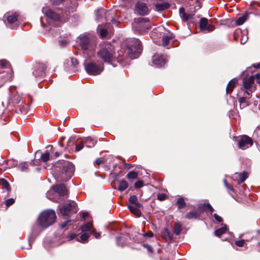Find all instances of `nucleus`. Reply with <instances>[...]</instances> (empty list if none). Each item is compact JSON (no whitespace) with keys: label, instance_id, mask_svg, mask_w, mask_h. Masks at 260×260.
I'll list each match as a JSON object with an SVG mask.
<instances>
[{"label":"nucleus","instance_id":"nucleus-1","mask_svg":"<svg viewBox=\"0 0 260 260\" xmlns=\"http://www.w3.org/2000/svg\"><path fill=\"white\" fill-rule=\"evenodd\" d=\"M142 49L140 41L138 39H133L127 46V52L125 56L126 58H125L124 55L123 56H122L123 51H120V52H118L119 56L117 59V61L121 63L122 66H124L125 63H127L128 58L133 59L138 58L142 52Z\"/></svg>","mask_w":260,"mask_h":260},{"label":"nucleus","instance_id":"nucleus-2","mask_svg":"<svg viewBox=\"0 0 260 260\" xmlns=\"http://www.w3.org/2000/svg\"><path fill=\"white\" fill-rule=\"evenodd\" d=\"M57 181H67L72 176L74 166L68 161L59 160L54 167Z\"/></svg>","mask_w":260,"mask_h":260},{"label":"nucleus","instance_id":"nucleus-3","mask_svg":"<svg viewBox=\"0 0 260 260\" xmlns=\"http://www.w3.org/2000/svg\"><path fill=\"white\" fill-rule=\"evenodd\" d=\"M77 42L83 53L87 56L92 55L96 46V38L89 34L80 35L77 38Z\"/></svg>","mask_w":260,"mask_h":260},{"label":"nucleus","instance_id":"nucleus-4","mask_svg":"<svg viewBox=\"0 0 260 260\" xmlns=\"http://www.w3.org/2000/svg\"><path fill=\"white\" fill-rule=\"evenodd\" d=\"M97 57L105 62H112L116 58L114 46L107 42L101 43L100 50L97 52Z\"/></svg>","mask_w":260,"mask_h":260},{"label":"nucleus","instance_id":"nucleus-5","mask_svg":"<svg viewBox=\"0 0 260 260\" xmlns=\"http://www.w3.org/2000/svg\"><path fill=\"white\" fill-rule=\"evenodd\" d=\"M254 79H255L256 83L260 85V73L255 74L254 76L252 75L249 77H245V104H246V106L250 105L249 101L246 100L247 98L246 94L249 96L251 93L256 89L254 84Z\"/></svg>","mask_w":260,"mask_h":260},{"label":"nucleus","instance_id":"nucleus-6","mask_svg":"<svg viewBox=\"0 0 260 260\" xmlns=\"http://www.w3.org/2000/svg\"><path fill=\"white\" fill-rule=\"evenodd\" d=\"M56 218L55 212L51 209L43 211L38 218L39 223L43 228H47L52 225Z\"/></svg>","mask_w":260,"mask_h":260},{"label":"nucleus","instance_id":"nucleus-7","mask_svg":"<svg viewBox=\"0 0 260 260\" xmlns=\"http://www.w3.org/2000/svg\"><path fill=\"white\" fill-rule=\"evenodd\" d=\"M115 10H106L104 9H99L96 12V19L99 21H102L105 19L107 22H111L114 23L116 22L117 17Z\"/></svg>","mask_w":260,"mask_h":260},{"label":"nucleus","instance_id":"nucleus-8","mask_svg":"<svg viewBox=\"0 0 260 260\" xmlns=\"http://www.w3.org/2000/svg\"><path fill=\"white\" fill-rule=\"evenodd\" d=\"M84 65L86 72L91 75H99L103 70V65H98L93 61H88L86 60Z\"/></svg>","mask_w":260,"mask_h":260},{"label":"nucleus","instance_id":"nucleus-9","mask_svg":"<svg viewBox=\"0 0 260 260\" xmlns=\"http://www.w3.org/2000/svg\"><path fill=\"white\" fill-rule=\"evenodd\" d=\"M229 178L233 180V182L231 185L228 183L227 180L225 179H223V183L228 190L234 191V185L236 186V185H239L244 182V172L240 173V174L236 173L233 177Z\"/></svg>","mask_w":260,"mask_h":260},{"label":"nucleus","instance_id":"nucleus-10","mask_svg":"<svg viewBox=\"0 0 260 260\" xmlns=\"http://www.w3.org/2000/svg\"><path fill=\"white\" fill-rule=\"evenodd\" d=\"M77 206V205L76 202L74 201H70L69 203L64 204L61 207L59 206L60 213L63 216L68 215L70 214L71 212L75 213L78 211Z\"/></svg>","mask_w":260,"mask_h":260},{"label":"nucleus","instance_id":"nucleus-11","mask_svg":"<svg viewBox=\"0 0 260 260\" xmlns=\"http://www.w3.org/2000/svg\"><path fill=\"white\" fill-rule=\"evenodd\" d=\"M135 27L136 30L140 33H143L150 29L151 25L148 19L139 18L138 19V23Z\"/></svg>","mask_w":260,"mask_h":260},{"label":"nucleus","instance_id":"nucleus-12","mask_svg":"<svg viewBox=\"0 0 260 260\" xmlns=\"http://www.w3.org/2000/svg\"><path fill=\"white\" fill-rule=\"evenodd\" d=\"M42 11L47 18L51 20L57 21L60 20L59 15L48 7H43Z\"/></svg>","mask_w":260,"mask_h":260},{"label":"nucleus","instance_id":"nucleus-13","mask_svg":"<svg viewBox=\"0 0 260 260\" xmlns=\"http://www.w3.org/2000/svg\"><path fill=\"white\" fill-rule=\"evenodd\" d=\"M213 25L209 24L208 20L206 18H202L200 20V29L202 31L209 32L213 30Z\"/></svg>","mask_w":260,"mask_h":260},{"label":"nucleus","instance_id":"nucleus-14","mask_svg":"<svg viewBox=\"0 0 260 260\" xmlns=\"http://www.w3.org/2000/svg\"><path fill=\"white\" fill-rule=\"evenodd\" d=\"M46 68V66L44 63H38L35 66L34 71L33 72V75L36 77H42L45 74V70Z\"/></svg>","mask_w":260,"mask_h":260},{"label":"nucleus","instance_id":"nucleus-15","mask_svg":"<svg viewBox=\"0 0 260 260\" xmlns=\"http://www.w3.org/2000/svg\"><path fill=\"white\" fill-rule=\"evenodd\" d=\"M135 11L140 15H145L148 14L149 9L146 4L139 2L135 6Z\"/></svg>","mask_w":260,"mask_h":260},{"label":"nucleus","instance_id":"nucleus-16","mask_svg":"<svg viewBox=\"0 0 260 260\" xmlns=\"http://www.w3.org/2000/svg\"><path fill=\"white\" fill-rule=\"evenodd\" d=\"M152 63L156 68H160L166 63V59L164 55H155L152 58Z\"/></svg>","mask_w":260,"mask_h":260},{"label":"nucleus","instance_id":"nucleus-17","mask_svg":"<svg viewBox=\"0 0 260 260\" xmlns=\"http://www.w3.org/2000/svg\"><path fill=\"white\" fill-rule=\"evenodd\" d=\"M47 150L46 151L42 153L40 150H38L36 152V154H41L40 159L43 162H47L49 160L50 158V151L53 150V146L48 145L46 147Z\"/></svg>","mask_w":260,"mask_h":260},{"label":"nucleus","instance_id":"nucleus-18","mask_svg":"<svg viewBox=\"0 0 260 260\" xmlns=\"http://www.w3.org/2000/svg\"><path fill=\"white\" fill-rule=\"evenodd\" d=\"M7 26L12 29H16L17 24V18L15 14L9 15L7 17Z\"/></svg>","mask_w":260,"mask_h":260},{"label":"nucleus","instance_id":"nucleus-19","mask_svg":"<svg viewBox=\"0 0 260 260\" xmlns=\"http://www.w3.org/2000/svg\"><path fill=\"white\" fill-rule=\"evenodd\" d=\"M53 188L54 190L57 193L60 197H63L67 193L66 187L62 184L53 186Z\"/></svg>","mask_w":260,"mask_h":260},{"label":"nucleus","instance_id":"nucleus-20","mask_svg":"<svg viewBox=\"0 0 260 260\" xmlns=\"http://www.w3.org/2000/svg\"><path fill=\"white\" fill-rule=\"evenodd\" d=\"M128 236L122 234L116 238V243L118 246H124L128 242Z\"/></svg>","mask_w":260,"mask_h":260},{"label":"nucleus","instance_id":"nucleus-21","mask_svg":"<svg viewBox=\"0 0 260 260\" xmlns=\"http://www.w3.org/2000/svg\"><path fill=\"white\" fill-rule=\"evenodd\" d=\"M179 14L181 19L184 21H187L189 19H191L193 16V14H187L183 7L179 9Z\"/></svg>","mask_w":260,"mask_h":260},{"label":"nucleus","instance_id":"nucleus-22","mask_svg":"<svg viewBox=\"0 0 260 260\" xmlns=\"http://www.w3.org/2000/svg\"><path fill=\"white\" fill-rule=\"evenodd\" d=\"M83 143L88 148L93 147L96 144V141L91 138L90 137L84 138L82 139Z\"/></svg>","mask_w":260,"mask_h":260},{"label":"nucleus","instance_id":"nucleus-23","mask_svg":"<svg viewBox=\"0 0 260 260\" xmlns=\"http://www.w3.org/2000/svg\"><path fill=\"white\" fill-rule=\"evenodd\" d=\"M170 5L167 2L157 3L155 5V10L157 11H161L168 9Z\"/></svg>","mask_w":260,"mask_h":260},{"label":"nucleus","instance_id":"nucleus-24","mask_svg":"<svg viewBox=\"0 0 260 260\" xmlns=\"http://www.w3.org/2000/svg\"><path fill=\"white\" fill-rule=\"evenodd\" d=\"M234 37L235 40H238L239 39H240V43L243 44L242 42L243 33L241 28H237L234 32Z\"/></svg>","mask_w":260,"mask_h":260},{"label":"nucleus","instance_id":"nucleus-25","mask_svg":"<svg viewBox=\"0 0 260 260\" xmlns=\"http://www.w3.org/2000/svg\"><path fill=\"white\" fill-rule=\"evenodd\" d=\"M91 235V232L90 233H85L81 235L80 236H78L76 238V241L81 242V243H85L87 241L88 239L89 238L90 235Z\"/></svg>","mask_w":260,"mask_h":260},{"label":"nucleus","instance_id":"nucleus-26","mask_svg":"<svg viewBox=\"0 0 260 260\" xmlns=\"http://www.w3.org/2000/svg\"><path fill=\"white\" fill-rule=\"evenodd\" d=\"M81 230L82 232H89L88 233L91 232H94V230L92 229V224L91 222H88L86 224H84L81 227Z\"/></svg>","mask_w":260,"mask_h":260},{"label":"nucleus","instance_id":"nucleus-27","mask_svg":"<svg viewBox=\"0 0 260 260\" xmlns=\"http://www.w3.org/2000/svg\"><path fill=\"white\" fill-rule=\"evenodd\" d=\"M221 226H222L220 228L216 230L215 231L214 234L215 236L220 237L221 235L223 234L226 232L228 230L226 225L224 224H221Z\"/></svg>","mask_w":260,"mask_h":260},{"label":"nucleus","instance_id":"nucleus-28","mask_svg":"<svg viewBox=\"0 0 260 260\" xmlns=\"http://www.w3.org/2000/svg\"><path fill=\"white\" fill-rule=\"evenodd\" d=\"M200 213L197 211H192L186 214L185 217L188 219H197L200 217Z\"/></svg>","mask_w":260,"mask_h":260},{"label":"nucleus","instance_id":"nucleus-29","mask_svg":"<svg viewBox=\"0 0 260 260\" xmlns=\"http://www.w3.org/2000/svg\"><path fill=\"white\" fill-rule=\"evenodd\" d=\"M128 187L127 182L124 180L119 181V186L117 189L120 191L125 190Z\"/></svg>","mask_w":260,"mask_h":260},{"label":"nucleus","instance_id":"nucleus-30","mask_svg":"<svg viewBox=\"0 0 260 260\" xmlns=\"http://www.w3.org/2000/svg\"><path fill=\"white\" fill-rule=\"evenodd\" d=\"M237 82V80L235 78L231 80L229 84H228L226 88V93H228L229 92L232 91L233 88H234V84H235Z\"/></svg>","mask_w":260,"mask_h":260},{"label":"nucleus","instance_id":"nucleus-31","mask_svg":"<svg viewBox=\"0 0 260 260\" xmlns=\"http://www.w3.org/2000/svg\"><path fill=\"white\" fill-rule=\"evenodd\" d=\"M127 207L132 213L137 216H140L141 214L140 209H136V208L132 205H128Z\"/></svg>","mask_w":260,"mask_h":260},{"label":"nucleus","instance_id":"nucleus-32","mask_svg":"<svg viewBox=\"0 0 260 260\" xmlns=\"http://www.w3.org/2000/svg\"><path fill=\"white\" fill-rule=\"evenodd\" d=\"M252 139L247 135H245V149L251 147L253 145Z\"/></svg>","mask_w":260,"mask_h":260},{"label":"nucleus","instance_id":"nucleus-33","mask_svg":"<svg viewBox=\"0 0 260 260\" xmlns=\"http://www.w3.org/2000/svg\"><path fill=\"white\" fill-rule=\"evenodd\" d=\"M177 205L179 209L184 208L186 206V203L183 198H180L177 201Z\"/></svg>","mask_w":260,"mask_h":260},{"label":"nucleus","instance_id":"nucleus-34","mask_svg":"<svg viewBox=\"0 0 260 260\" xmlns=\"http://www.w3.org/2000/svg\"><path fill=\"white\" fill-rule=\"evenodd\" d=\"M172 39V35L170 36L163 35L162 37V43L164 46L168 45L169 43L170 40Z\"/></svg>","mask_w":260,"mask_h":260},{"label":"nucleus","instance_id":"nucleus-35","mask_svg":"<svg viewBox=\"0 0 260 260\" xmlns=\"http://www.w3.org/2000/svg\"><path fill=\"white\" fill-rule=\"evenodd\" d=\"M204 207L205 210H208L210 214H211L214 211V209L211 205L209 203H204L203 204L200 205L199 208Z\"/></svg>","mask_w":260,"mask_h":260},{"label":"nucleus","instance_id":"nucleus-36","mask_svg":"<svg viewBox=\"0 0 260 260\" xmlns=\"http://www.w3.org/2000/svg\"><path fill=\"white\" fill-rule=\"evenodd\" d=\"M21 97L18 94L14 95L11 99L12 103L13 104H21Z\"/></svg>","mask_w":260,"mask_h":260},{"label":"nucleus","instance_id":"nucleus-37","mask_svg":"<svg viewBox=\"0 0 260 260\" xmlns=\"http://www.w3.org/2000/svg\"><path fill=\"white\" fill-rule=\"evenodd\" d=\"M181 230H182L181 224L179 222L176 223L175 227L174 228V234L178 236L180 234Z\"/></svg>","mask_w":260,"mask_h":260},{"label":"nucleus","instance_id":"nucleus-38","mask_svg":"<svg viewBox=\"0 0 260 260\" xmlns=\"http://www.w3.org/2000/svg\"><path fill=\"white\" fill-rule=\"evenodd\" d=\"M97 31L101 38H105L108 34L107 30L105 28L101 27L100 25L97 28Z\"/></svg>","mask_w":260,"mask_h":260},{"label":"nucleus","instance_id":"nucleus-39","mask_svg":"<svg viewBox=\"0 0 260 260\" xmlns=\"http://www.w3.org/2000/svg\"><path fill=\"white\" fill-rule=\"evenodd\" d=\"M162 237L166 239H169L170 241L172 240V236L170 232L167 229H165L162 233Z\"/></svg>","mask_w":260,"mask_h":260},{"label":"nucleus","instance_id":"nucleus-40","mask_svg":"<svg viewBox=\"0 0 260 260\" xmlns=\"http://www.w3.org/2000/svg\"><path fill=\"white\" fill-rule=\"evenodd\" d=\"M126 177L130 180L136 179L137 178L138 173L134 171H131L127 174Z\"/></svg>","mask_w":260,"mask_h":260},{"label":"nucleus","instance_id":"nucleus-41","mask_svg":"<svg viewBox=\"0 0 260 260\" xmlns=\"http://www.w3.org/2000/svg\"><path fill=\"white\" fill-rule=\"evenodd\" d=\"M236 140L238 142V145L240 148L243 149L244 147V135L239 136V138Z\"/></svg>","mask_w":260,"mask_h":260},{"label":"nucleus","instance_id":"nucleus-42","mask_svg":"<svg viewBox=\"0 0 260 260\" xmlns=\"http://www.w3.org/2000/svg\"><path fill=\"white\" fill-rule=\"evenodd\" d=\"M6 162L9 168L15 167L17 165V161L14 159L8 160L6 161Z\"/></svg>","mask_w":260,"mask_h":260},{"label":"nucleus","instance_id":"nucleus-43","mask_svg":"<svg viewBox=\"0 0 260 260\" xmlns=\"http://www.w3.org/2000/svg\"><path fill=\"white\" fill-rule=\"evenodd\" d=\"M18 168L21 171L26 172L28 170V164L26 162L21 163Z\"/></svg>","mask_w":260,"mask_h":260},{"label":"nucleus","instance_id":"nucleus-44","mask_svg":"<svg viewBox=\"0 0 260 260\" xmlns=\"http://www.w3.org/2000/svg\"><path fill=\"white\" fill-rule=\"evenodd\" d=\"M9 66V63L7 60L5 59H3L0 61V68H7Z\"/></svg>","mask_w":260,"mask_h":260},{"label":"nucleus","instance_id":"nucleus-45","mask_svg":"<svg viewBox=\"0 0 260 260\" xmlns=\"http://www.w3.org/2000/svg\"><path fill=\"white\" fill-rule=\"evenodd\" d=\"M20 110L22 112H23L24 113H26L27 112L28 107L27 105H24L23 102H22L21 104L20 105Z\"/></svg>","mask_w":260,"mask_h":260},{"label":"nucleus","instance_id":"nucleus-46","mask_svg":"<svg viewBox=\"0 0 260 260\" xmlns=\"http://www.w3.org/2000/svg\"><path fill=\"white\" fill-rule=\"evenodd\" d=\"M138 202V198L135 195L132 196L129 198V202L133 204L132 205L136 204Z\"/></svg>","mask_w":260,"mask_h":260},{"label":"nucleus","instance_id":"nucleus-47","mask_svg":"<svg viewBox=\"0 0 260 260\" xmlns=\"http://www.w3.org/2000/svg\"><path fill=\"white\" fill-rule=\"evenodd\" d=\"M84 145H85L84 143H83V140H82L81 143L80 144L76 145L75 151H80L83 148Z\"/></svg>","mask_w":260,"mask_h":260},{"label":"nucleus","instance_id":"nucleus-48","mask_svg":"<svg viewBox=\"0 0 260 260\" xmlns=\"http://www.w3.org/2000/svg\"><path fill=\"white\" fill-rule=\"evenodd\" d=\"M243 23H244V15L240 17L236 20V24L237 25H242Z\"/></svg>","mask_w":260,"mask_h":260},{"label":"nucleus","instance_id":"nucleus-49","mask_svg":"<svg viewBox=\"0 0 260 260\" xmlns=\"http://www.w3.org/2000/svg\"><path fill=\"white\" fill-rule=\"evenodd\" d=\"M144 186V183L141 180H139L135 182V186L136 188H139Z\"/></svg>","mask_w":260,"mask_h":260},{"label":"nucleus","instance_id":"nucleus-50","mask_svg":"<svg viewBox=\"0 0 260 260\" xmlns=\"http://www.w3.org/2000/svg\"><path fill=\"white\" fill-rule=\"evenodd\" d=\"M143 246L147 249L148 252L152 253L153 252V248L151 245L148 244H143Z\"/></svg>","mask_w":260,"mask_h":260},{"label":"nucleus","instance_id":"nucleus-51","mask_svg":"<svg viewBox=\"0 0 260 260\" xmlns=\"http://www.w3.org/2000/svg\"><path fill=\"white\" fill-rule=\"evenodd\" d=\"M14 203V200L13 198H10L5 201V204L7 206H9Z\"/></svg>","mask_w":260,"mask_h":260},{"label":"nucleus","instance_id":"nucleus-52","mask_svg":"<svg viewBox=\"0 0 260 260\" xmlns=\"http://www.w3.org/2000/svg\"><path fill=\"white\" fill-rule=\"evenodd\" d=\"M2 182L3 183V185L4 186V187L6 188L7 190L9 189V183L6 181L5 179H2Z\"/></svg>","mask_w":260,"mask_h":260},{"label":"nucleus","instance_id":"nucleus-53","mask_svg":"<svg viewBox=\"0 0 260 260\" xmlns=\"http://www.w3.org/2000/svg\"><path fill=\"white\" fill-rule=\"evenodd\" d=\"M246 239H245V241H249L250 240L252 239V237H253V235L252 233H246Z\"/></svg>","mask_w":260,"mask_h":260},{"label":"nucleus","instance_id":"nucleus-54","mask_svg":"<svg viewBox=\"0 0 260 260\" xmlns=\"http://www.w3.org/2000/svg\"><path fill=\"white\" fill-rule=\"evenodd\" d=\"M214 217L218 222H221L222 221V218L216 213L213 214Z\"/></svg>","mask_w":260,"mask_h":260},{"label":"nucleus","instance_id":"nucleus-55","mask_svg":"<svg viewBox=\"0 0 260 260\" xmlns=\"http://www.w3.org/2000/svg\"><path fill=\"white\" fill-rule=\"evenodd\" d=\"M166 195L164 193L159 194L157 196V199L159 201H164L166 199Z\"/></svg>","mask_w":260,"mask_h":260},{"label":"nucleus","instance_id":"nucleus-56","mask_svg":"<svg viewBox=\"0 0 260 260\" xmlns=\"http://www.w3.org/2000/svg\"><path fill=\"white\" fill-rule=\"evenodd\" d=\"M235 244L237 246L243 247L244 246V240L236 241L235 242Z\"/></svg>","mask_w":260,"mask_h":260},{"label":"nucleus","instance_id":"nucleus-57","mask_svg":"<svg viewBox=\"0 0 260 260\" xmlns=\"http://www.w3.org/2000/svg\"><path fill=\"white\" fill-rule=\"evenodd\" d=\"M142 235L144 237L151 238V237H153V234L152 232L143 233L142 234Z\"/></svg>","mask_w":260,"mask_h":260},{"label":"nucleus","instance_id":"nucleus-58","mask_svg":"<svg viewBox=\"0 0 260 260\" xmlns=\"http://www.w3.org/2000/svg\"><path fill=\"white\" fill-rule=\"evenodd\" d=\"M63 0H50L51 3L53 5H58L60 4Z\"/></svg>","mask_w":260,"mask_h":260},{"label":"nucleus","instance_id":"nucleus-59","mask_svg":"<svg viewBox=\"0 0 260 260\" xmlns=\"http://www.w3.org/2000/svg\"><path fill=\"white\" fill-rule=\"evenodd\" d=\"M70 222L71 220H67L65 221L60 225V228L62 229L65 228L67 226V225L69 224V223Z\"/></svg>","mask_w":260,"mask_h":260},{"label":"nucleus","instance_id":"nucleus-60","mask_svg":"<svg viewBox=\"0 0 260 260\" xmlns=\"http://www.w3.org/2000/svg\"><path fill=\"white\" fill-rule=\"evenodd\" d=\"M71 63L74 67H76L78 64V61L76 58H71Z\"/></svg>","mask_w":260,"mask_h":260},{"label":"nucleus","instance_id":"nucleus-61","mask_svg":"<svg viewBox=\"0 0 260 260\" xmlns=\"http://www.w3.org/2000/svg\"><path fill=\"white\" fill-rule=\"evenodd\" d=\"M239 103H240V107L241 109H242L244 107H242V105L244 103V97H241L239 99Z\"/></svg>","mask_w":260,"mask_h":260},{"label":"nucleus","instance_id":"nucleus-62","mask_svg":"<svg viewBox=\"0 0 260 260\" xmlns=\"http://www.w3.org/2000/svg\"><path fill=\"white\" fill-rule=\"evenodd\" d=\"M34 240V237H32V236H30L29 237V239H28V241H29V247L28 248V249H29L31 248V243L33 242Z\"/></svg>","mask_w":260,"mask_h":260},{"label":"nucleus","instance_id":"nucleus-63","mask_svg":"<svg viewBox=\"0 0 260 260\" xmlns=\"http://www.w3.org/2000/svg\"><path fill=\"white\" fill-rule=\"evenodd\" d=\"M77 237H78V236L77 235H76L75 234H73L69 236V238L70 240H72L74 239H76Z\"/></svg>","mask_w":260,"mask_h":260},{"label":"nucleus","instance_id":"nucleus-64","mask_svg":"<svg viewBox=\"0 0 260 260\" xmlns=\"http://www.w3.org/2000/svg\"><path fill=\"white\" fill-rule=\"evenodd\" d=\"M133 205L136 208V209H139L142 206V205L139 202H137L136 204Z\"/></svg>","mask_w":260,"mask_h":260}]
</instances>
